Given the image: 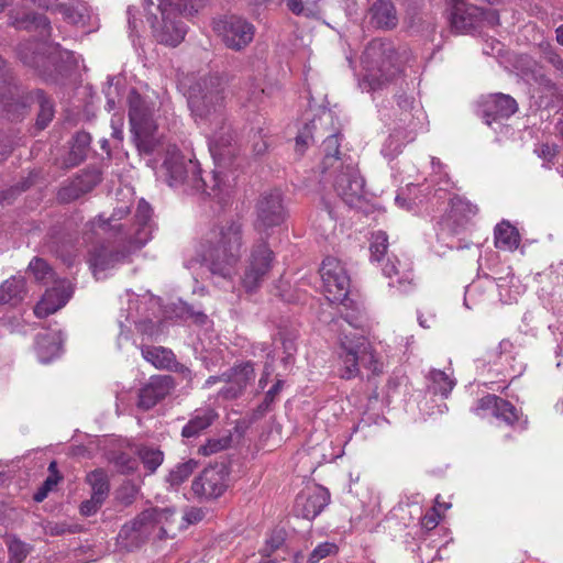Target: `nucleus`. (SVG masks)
<instances>
[{
	"mask_svg": "<svg viewBox=\"0 0 563 563\" xmlns=\"http://www.w3.org/2000/svg\"><path fill=\"white\" fill-rule=\"evenodd\" d=\"M243 224L238 218L213 223L202 235L198 253L212 275L230 279L242 255Z\"/></svg>",
	"mask_w": 563,
	"mask_h": 563,
	"instance_id": "1",
	"label": "nucleus"
},
{
	"mask_svg": "<svg viewBox=\"0 0 563 563\" xmlns=\"http://www.w3.org/2000/svg\"><path fill=\"white\" fill-rule=\"evenodd\" d=\"M152 208L145 200L137 205L139 227L133 238L125 241H112L93 245L88 252V264L93 275L114 268L117 265L129 261L130 256L142 249L152 238L153 224L151 222Z\"/></svg>",
	"mask_w": 563,
	"mask_h": 563,
	"instance_id": "2",
	"label": "nucleus"
},
{
	"mask_svg": "<svg viewBox=\"0 0 563 563\" xmlns=\"http://www.w3.org/2000/svg\"><path fill=\"white\" fill-rule=\"evenodd\" d=\"M186 96L197 124L224 128L228 117L227 85L220 75L206 74L196 78L189 85Z\"/></svg>",
	"mask_w": 563,
	"mask_h": 563,
	"instance_id": "3",
	"label": "nucleus"
},
{
	"mask_svg": "<svg viewBox=\"0 0 563 563\" xmlns=\"http://www.w3.org/2000/svg\"><path fill=\"white\" fill-rule=\"evenodd\" d=\"M410 53L397 49L395 44L383 38L371 41L362 56L364 79L373 90L393 81L409 62Z\"/></svg>",
	"mask_w": 563,
	"mask_h": 563,
	"instance_id": "4",
	"label": "nucleus"
},
{
	"mask_svg": "<svg viewBox=\"0 0 563 563\" xmlns=\"http://www.w3.org/2000/svg\"><path fill=\"white\" fill-rule=\"evenodd\" d=\"M157 9L161 20L156 15L150 16L155 38L165 45L177 46L187 33V26L181 16H191L203 7L205 0H158Z\"/></svg>",
	"mask_w": 563,
	"mask_h": 563,
	"instance_id": "5",
	"label": "nucleus"
},
{
	"mask_svg": "<svg viewBox=\"0 0 563 563\" xmlns=\"http://www.w3.org/2000/svg\"><path fill=\"white\" fill-rule=\"evenodd\" d=\"M339 373L343 379H352L361 375V367L372 375L383 373V362L368 340L356 333H342L339 336Z\"/></svg>",
	"mask_w": 563,
	"mask_h": 563,
	"instance_id": "6",
	"label": "nucleus"
},
{
	"mask_svg": "<svg viewBox=\"0 0 563 563\" xmlns=\"http://www.w3.org/2000/svg\"><path fill=\"white\" fill-rule=\"evenodd\" d=\"M163 168L167 177L168 185L174 187L187 184L198 191L211 195L221 187V173L213 172L210 184L200 175L198 164L191 159L186 161L176 146L167 150Z\"/></svg>",
	"mask_w": 563,
	"mask_h": 563,
	"instance_id": "7",
	"label": "nucleus"
},
{
	"mask_svg": "<svg viewBox=\"0 0 563 563\" xmlns=\"http://www.w3.org/2000/svg\"><path fill=\"white\" fill-rule=\"evenodd\" d=\"M129 119L134 141L141 152H154L153 136L157 129L154 118V107L150 104L135 90L131 89L128 96Z\"/></svg>",
	"mask_w": 563,
	"mask_h": 563,
	"instance_id": "8",
	"label": "nucleus"
},
{
	"mask_svg": "<svg viewBox=\"0 0 563 563\" xmlns=\"http://www.w3.org/2000/svg\"><path fill=\"white\" fill-rule=\"evenodd\" d=\"M325 181H331L336 195L349 207H357L365 197V180L361 176L357 164L347 162L343 168L332 174L322 175Z\"/></svg>",
	"mask_w": 563,
	"mask_h": 563,
	"instance_id": "9",
	"label": "nucleus"
},
{
	"mask_svg": "<svg viewBox=\"0 0 563 563\" xmlns=\"http://www.w3.org/2000/svg\"><path fill=\"white\" fill-rule=\"evenodd\" d=\"M19 56L23 64L38 70L43 76H51L49 65L59 71V62L68 60L73 57L71 52L63 49L58 43L43 42L36 44H21L19 46Z\"/></svg>",
	"mask_w": 563,
	"mask_h": 563,
	"instance_id": "10",
	"label": "nucleus"
},
{
	"mask_svg": "<svg viewBox=\"0 0 563 563\" xmlns=\"http://www.w3.org/2000/svg\"><path fill=\"white\" fill-rule=\"evenodd\" d=\"M325 298L332 303H340L347 307L352 300L347 297L350 292V276L340 260L325 257L320 268Z\"/></svg>",
	"mask_w": 563,
	"mask_h": 563,
	"instance_id": "11",
	"label": "nucleus"
},
{
	"mask_svg": "<svg viewBox=\"0 0 563 563\" xmlns=\"http://www.w3.org/2000/svg\"><path fill=\"white\" fill-rule=\"evenodd\" d=\"M274 258V253L266 242L261 241L252 246L242 277V286L247 292L261 287L273 267Z\"/></svg>",
	"mask_w": 563,
	"mask_h": 563,
	"instance_id": "12",
	"label": "nucleus"
},
{
	"mask_svg": "<svg viewBox=\"0 0 563 563\" xmlns=\"http://www.w3.org/2000/svg\"><path fill=\"white\" fill-rule=\"evenodd\" d=\"M254 229L268 235V230L279 227L286 219V209L279 190L264 192L255 206Z\"/></svg>",
	"mask_w": 563,
	"mask_h": 563,
	"instance_id": "13",
	"label": "nucleus"
},
{
	"mask_svg": "<svg viewBox=\"0 0 563 563\" xmlns=\"http://www.w3.org/2000/svg\"><path fill=\"white\" fill-rule=\"evenodd\" d=\"M214 31L221 37L224 45L240 52L249 46L255 36V26L242 16H225L217 22Z\"/></svg>",
	"mask_w": 563,
	"mask_h": 563,
	"instance_id": "14",
	"label": "nucleus"
},
{
	"mask_svg": "<svg viewBox=\"0 0 563 563\" xmlns=\"http://www.w3.org/2000/svg\"><path fill=\"white\" fill-rule=\"evenodd\" d=\"M229 470L223 463H217L206 467L198 477L192 481V493L206 500L217 499L228 488Z\"/></svg>",
	"mask_w": 563,
	"mask_h": 563,
	"instance_id": "15",
	"label": "nucleus"
},
{
	"mask_svg": "<svg viewBox=\"0 0 563 563\" xmlns=\"http://www.w3.org/2000/svg\"><path fill=\"white\" fill-rule=\"evenodd\" d=\"M130 207L122 206L113 210L110 217L104 218L102 214L90 221L91 229L99 228L104 234L114 238L118 241H125L133 238L135 229L139 227L137 211L134 221L129 218Z\"/></svg>",
	"mask_w": 563,
	"mask_h": 563,
	"instance_id": "16",
	"label": "nucleus"
},
{
	"mask_svg": "<svg viewBox=\"0 0 563 563\" xmlns=\"http://www.w3.org/2000/svg\"><path fill=\"white\" fill-rule=\"evenodd\" d=\"M207 129L210 131L209 151L214 163L219 167L230 165L238 154V145L228 120L224 123V128L212 126Z\"/></svg>",
	"mask_w": 563,
	"mask_h": 563,
	"instance_id": "17",
	"label": "nucleus"
},
{
	"mask_svg": "<svg viewBox=\"0 0 563 563\" xmlns=\"http://www.w3.org/2000/svg\"><path fill=\"white\" fill-rule=\"evenodd\" d=\"M150 518V514L144 510L131 522L123 525L117 538L119 547L133 551L154 536L156 530Z\"/></svg>",
	"mask_w": 563,
	"mask_h": 563,
	"instance_id": "18",
	"label": "nucleus"
},
{
	"mask_svg": "<svg viewBox=\"0 0 563 563\" xmlns=\"http://www.w3.org/2000/svg\"><path fill=\"white\" fill-rule=\"evenodd\" d=\"M330 125L328 124V132L323 135L324 139L320 146L322 155L320 163L321 175H331L332 170L336 172L339 168H343L347 162L353 161L350 155L341 152L342 134L334 128L330 129Z\"/></svg>",
	"mask_w": 563,
	"mask_h": 563,
	"instance_id": "19",
	"label": "nucleus"
},
{
	"mask_svg": "<svg viewBox=\"0 0 563 563\" xmlns=\"http://www.w3.org/2000/svg\"><path fill=\"white\" fill-rule=\"evenodd\" d=\"M329 503V490L323 486L314 485L307 487L297 495L294 511L298 517L312 520L323 511Z\"/></svg>",
	"mask_w": 563,
	"mask_h": 563,
	"instance_id": "20",
	"label": "nucleus"
},
{
	"mask_svg": "<svg viewBox=\"0 0 563 563\" xmlns=\"http://www.w3.org/2000/svg\"><path fill=\"white\" fill-rule=\"evenodd\" d=\"M175 379L170 375H153L139 390L136 406L141 410H150L165 399L175 388Z\"/></svg>",
	"mask_w": 563,
	"mask_h": 563,
	"instance_id": "21",
	"label": "nucleus"
},
{
	"mask_svg": "<svg viewBox=\"0 0 563 563\" xmlns=\"http://www.w3.org/2000/svg\"><path fill=\"white\" fill-rule=\"evenodd\" d=\"M255 378L254 364L251 361L236 364L224 372L225 386L219 391L224 399H235L246 389Z\"/></svg>",
	"mask_w": 563,
	"mask_h": 563,
	"instance_id": "22",
	"label": "nucleus"
},
{
	"mask_svg": "<svg viewBox=\"0 0 563 563\" xmlns=\"http://www.w3.org/2000/svg\"><path fill=\"white\" fill-rule=\"evenodd\" d=\"M472 410L481 417L492 415L497 419H501L508 426H515L519 421L516 407L510 401L493 394H487L479 398Z\"/></svg>",
	"mask_w": 563,
	"mask_h": 563,
	"instance_id": "23",
	"label": "nucleus"
},
{
	"mask_svg": "<svg viewBox=\"0 0 563 563\" xmlns=\"http://www.w3.org/2000/svg\"><path fill=\"white\" fill-rule=\"evenodd\" d=\"M517 111V101L511 96L501 92L487 96L479 106V114L487 125H492L498 120L508 119Z\"/></svg>",
	"mask_w": 563,
	"mask_h": 563,
	"instance_id": "24",
	"label": "nucleus"
},
{
	"mask_svg": "<svg viewBox=\"0 0 563 563\" xmlns=\"http://www.w3.org/2000/svg\"><path fill=\"white\" fill-rule=\"evenodd\" d=\"M100 181L101 174L98 169L84 170L59 189L58 199L62 202L74 201L91 191Z\"/></svg>",
	"mask_w": 563,
	"mask_h": 563,
	"instance_id": "25",
	"label": "nucleus"
},
{
	"mask_svg": "<svg viewBox=\"0 0 563 563\" xmlns=\"http://www.w3.org/2000/svg\"><path fill=\"white\" fill-rule=\"evenodd\" d=\"M32 99L29 92L20 93L16 88H7L0 93V110L11 121H19L29 114Z\"/></svg>",
	"mask_w": 563,
	"mask_h": 563,
	"instance_id": "26",
	"label": "nucleus"
},
{
	"mask_svg": "<svg viewBox=\"0 0 563 563\" xmlns=\"http://www.w3.org/2000/svg\"><path fill=\"white\" fill-rule=\"evenodd\" d=\"M482 15V8L468 4L467 0H454L451 25L457 32H467L481 23Z\"/></svg>",
	"mask_w": 563,
	"mask_h": 563,
	"instance_id": "27",
	"label": "nucleus"
},
{
	"mask_svg": "<svg viewBox=\"0 0 563 563\" xmlns=\"http://www.w3.org/2000/svg\"><path fill=\"white\" fill-rule=\"evenodd\" d=\"M73 295L69 285L60 284L45 291L42 299L34 308V313L38 318H46L63 308Z\"/></svg>",
	"mask_w": 563,
	"mask_h": 563,
	"instance_id": "28",
	"label": "nucleus"
},
{
	"mask_svg": "<svg viewBox=\"0 0 563 563\" xmlns=\"http://www.w3.org/2000/svg\"><path fill=\"white\" fill-rule=\"evenodd\" d=\"M384 275L390 279L389 286L400 292H407L412 285V272L406 265H401L397 256H388L383 267Z\"/></svg>",
	"mask_w": 563,
	"mask_h": 563,
	"instance_id": "29",
	"label": "nucleus"
},
{
	"mask_svg": "<svg viewBox=\"0 0 563 563\" xmlns=\"http://www.w3.org/2000/svg\"><path fill=\"white\" fill-rule=\"evenodd\" d=\"M218 418V413L211 407H202L196 409L188 422L181 429V437L191 439L199 437L207 430Z\"/></svg>",
	"mask_w": 563,
	"mask_h": 563,
	"instance_id": "30",
	"label": "nucleus"
},
{
	"mask_svg": "<svg viewBox=\"0 0 563 563\" xmlns=\"http://www.w3.org/2000/svg\"><path fill=\"white\" fill-rule=\"evenodd\" d=\"M29 99H32V106L37 107L35 129L43 131L54 119V101L42 89L29 91Z\"/></svg>",
	"mask_w": 563,
	"mask_h": 563,
	"instance_id": "31",
	"label": "nucleus"
},
{
	"mask_svg": "<svg viewBox=\"0 0 563 563\" xmlns=\"http://www.w3.org/2000/svg\"><path fill=\"white\" fill-rule=\"evenodd\" d=\"M60 332L38 333L35 340V351L42 363H48L60 353Z\"/></svg>",
	"mask_w": 563,
	"mask_h": 563,
	"instance_id": "32",
	"label": "nucleus"
},
{
	"mask_svg": "<svg viewBox=\"0 0 563 563\" xmlns=\"http://www.w3.org/2000/svg\"><path fill=\"white\" fill-rule=\"evenodd\" d=\"M143 358L152 364L155 368L168 371L175 362V353L164 346L141 345L140 347Z\"/></svg>",
	"mask_w": 563,
	"mask_h": 563,
	"instance_id": "33",
	"label": "nucleus"
},
{
	"mask_svg": "<svg viewBox=\"0 0 563 563\" xmlns=\"http://www.w3.org/2000/svg\"><path fill=\"white\" fill-rule=\"evenodd\" d=\"M332 123V114L327 113L325 115L314 119L310 123L306 124L303 130L296 137L298 151H303L308 145L309 140H313V133L317 137H323L325 132H328V124Z\"/></svg>",
	"mask_w": 563,
	"mask_h": 563,
	"instance_id": "34",
	"label": "nucleus"
},
{
	"mask_svg": "<svg viewBox=\"0 0 563 563\" xmlns=\"http://www.w3.org/2000/svg\"><path fill=\"white\" fill-rule=\"evenodd\" d=\"M495 246L504 251H514L520 244V234L509 221L503 220L494 229Z\"/></svg>",
	"mask_w": 563,
	"mask_h": 563,
	"instance_id": "35",
	"label": "nucleus"
},
{
	"mask_svg": "<svg viewBox=\"0 0 563 563\" xmlns=\"http://www.w3.org/2000/svg\"><path fill=\"white\" fill-rule=\"evenodd\" d=\"M26 294L25 279L21 276H13L0 285V302L16 305L24 299Z\"/></svg>",
	"mask_w": 563,
	"mask_h": 563,
	"instance_id": "36",
	"label": "nucleus"
},
{
	"mask_svg": "<svg viewBox=\"0 0 563 563\" xmlns=\"http://www.w3.org/2000/svg\"><path fill=\"white\" fill-rule=\"evenodd\" d=\"M373 22L382 29H391L397 23L396 11L390 0H377L371 8Z\"/></svg>",
	"mask_w": 563,
	"mask_h": 563,
	"instance_id": "37",
	"label": "nucleus"
},
{
	"mask_svg": "<svg viewBox=\"0 0 563 563\" xmlns=\"http://www.w3.org/2000/svg\"><path fill=\"white\" fill-rule=\"evenodd\" d=\"M13 24L18 29L38 32L42 41L46 40L51 34V23L48 19L40 13H27L21 18H15Z\"/></svg>",
	"mask_w": 563,
	"mask_h": 563,
	"instance_id": "38",
	"label": "nucleus"
},
{
	"mask_svg": "<svg viewBox=\"0 0 563 563\" xmlns=\"http://www.w3.org/2000/svg\"><path fill=\"white\" fill-rule=\"evenodd\" d=\"M135 453L148 474H154L165 459L164 452L154 444H139Z\"/></svg>",
	"mask_w": 563,
	"mask_h": 563,
	"instance_id": "39",
	"label": "nucleus"
},
{
	"mask_svg": "<svg viewBox=\"0 0 563 563\" xmlns=\"http://www.w3.org/2000/svg\"><path fill=\"white\" fill-rule=\"evenodd\" d=\"M86 483L91 488V496L104 501L110 493V482L107 472L102 468H96L86 476Z\"/></svg>",
	"mask_w": 563,
	"mask_h": 563,
	"instance_id": "40",
	"label": "nucleus"
},
{
	"mask_svg": "<svg viewBox=\"0 0 563 563\" xmlns=\"http://www.w3.org/2000/svg\"><path fill=\"white\" fill-rule=\"evenodd\" d=\"M197 467L198 462L194 459L178 463L168 472L165 477V482L170 488L177 489L190 477Z\"/></svg>",
	"mask_w": 563,
	"mask_h": 563,
	"instance_id": "41",
	"label": "nucleus"
},
{
	"mask_svg": "<svg viewBox=\"0 0 563 563\" xmlns=\"http://www.w3.org/2000/svg\"><path fill=\"white\" fill-rule=\"evenodd\" d=\"M146 511L156 530L155 536L161 540L167 538V526L173 521L175 511L172 508H150Z\"/></svg>",
	"mask_w": 563,
	"mask_h": 563,
	"instance_id": "42",
	"label": "nucleus"
},
{
	"mask_svg": "<svg viewBox=\"0 0 563 563\" xmlns=\"http://www.w3.org/2000/svg\"><path fill=\"white\" fill-rule=\"evenodd\" d=\"M429 389L433 394H440L443 397H448L455 385V382L445 372L440 369H432L429 374Z\"/></svg>",
	"mask_w": 563,
	"mask_h": 563,
	"instance_id": "43",
	"label": "nucleus"
},
{
	"mask_svg": "<svg viewBox=\"0 0 563 563\" xmlns=\"http://www.w3.org/2000/svg\"><path fill=\"white\" fill-rule=\"evenodd\" d=\"M265 91L254 78H249L242 88L240 99L244 106L257 107L264 100Z\"/></svg>",
	"mask_w": 563,
	"mask_h": 563,
	"instance_id": "44",
	"label": "nucleus"
},
{
	"mask_svg": "<svg viewBox=\"0 0 563 563\" xmlns=\"http://www.w3.org/2000/svg\"><path fill=\"white\" fill-rule=\"evenodd\" d=\"M413 135H404L401 130H395L386 139L382 153L387 157H394L402 151L406 143L413 141Z\"/></svg>",
	"mask_w": 563,
	"mask_h": 563,
	"instance_id": "45",
	"label": "nucleus"
},
{
	"mask_svg": "<svg viewBox=\"0 0 563 563\" xmlns=\"http://www.w3.org/2000/svg\"><path fill=\"white\" fill-rule=\"evenodd\" d=\"M388 249V235L384 231H377L372 235L371 258L380 262Z\"/></svg>",
	"mask_w": 563,
	"mask_h": 563,
	"instance_id": "46",
	"label": "nucleus"
},
{
	"mask_svg": "<svg viewBox=\"0 0 563 563\" xmlns=\"http://www.w3.org/2000/svg\"><path fill=\"white\" fill-rule=\"evenodd\" d=\"M47 9L54 10L56 13H60L64 19L73 23L80 22L84 16V14L75 8L74 3L69 1L55 0V3L51 7L47 5Z\"/></svg>",
	"mask_w": 563,
	"mask_h": 563,
	"instance_id": "47",
	"label": "nucleus"
},
{
	"mask_svg": "<svg viewBox=\"0 0 563 563\" xmlns=\"http://www.w3.org/2000/svg\"><path fill=\"white\" fill-rule=\"evenodd\" d=\"M29 269L38 282L46 284L54 278L53 269L43 258L34 257L29 264Z\"/></svg>",
	"mask_w": 563,
	"mask_h": 563,
	"instance_id": "48",
	"label": "nucleus"
},
{
	"mask_svg": "<svg viewBox=\"0 0 563 563\" xmlns=\"http://www.w3.org/2000/svg\"><path fill=\"white\" fill-rule=\"evenodd\" d=\"M8 549L10 555L8 563H22L31 551L30 544L16 538L10 540Z\"/></svg>",
	"mask_w": 563,
	"mask_h": 563,
	"instance_id": "49",
	"label": "nucleus"
},
{
	"mask_svg": "<svg viewBox=\"0 0 563 563\" xmlns=\"http://www.w3.org/2000/svg\"><path fill=\"white\" fill-rule=\"evenodd\" d=\"M533 153L543 161L542 166L549 169L559 154V146L555 143H539Z\"/></svg>",
	"mask_w": 563,
	"mask_h": 563,
	"instance_id": "50",
	"label": "nucleus"
},
{
	"mask_svg": "<svg viewBox=\"0 0 563 563\" xmlns=\"http://www.w3.org/2000/svg\"><path fill=\"white\" fill-rule=\"evenodd\" d=\"M139 494L140 487L132 481H125L118 492V498L123 506H130L135 501Z\"/></svg>",
	"mask_w": 563,
	"mask_h": 563,
	"instance_id": "51",
	"label": "nucleus"
},
{
	"mask_svg": "<svg viewBox=\"0 0 563 563\" xmlns=\"http://www.w3.org/2000/svg\"><path fill=\"white\" fill-rule=\"evenodd\" d=\"M338 547L331 542H324L314 548L307 563H319L322 559L336 554Z\"/></svg>",
	"mask_w": 563,
	"mask_h": 563,
	"instance_id": "52",
	"label": "nucleus"
},
{
	"mask_svg": "<svg viewBox=\"0 0 563 563\" xmlns=\"http://www.w3.org/2000/svg\"><path fill=\"white\" fill-rule=\"evenodd\" d=\"M341 317L344 321H346L351 327L357 329L362 323V310L358 305L352 302H347V307H344V311H341Z\"/></svg>",
	"mask_w": 563,
	"mask_h": 563,
	"instance_id": "53",
	"label": "nucleus"
},
{
	"mask_svg": "<svg viewBox=\"0 0 563 563\" xmlns=\"http://www.w3.org/2000/svg\"><path fill=\"white\" fill-rule=\"evenodd\" d=\"M91 142V136L86 131H79L74 136V145L71 148V154L78 156V161L84 159L85 151L89 146Z\"/></svg>",
	"mask_w": 563,
	"mask_h": 563,
	"instance_id": "54",
	"label": "nucleus"
},
{
	"mask_svg": "<svg viewBox=\"0 0 563 563\" xmlns=\"http://www.w3.org/2000/svg\"><path fill=\"white\" fill-rule=\"evenodd\" d=\"M284 386V382L278 379L265 394V397L261 405L258 406V410L264 412L271 409V406L275 402L277 396L282 391Z\"/></svg>",
	"mask_w": 563,
	"mask_h": 563,
	"instance_id": "55",
	"label": "nucleus"
},
{
	"mask_svg": "<svg viewBox=\"0 0 563 563\" xmlns=\"http://www.w3.org/2000/svg\"><path fill=\"white\" fill-rule=\"evenodd\" d=\"M228 440L225 439H209L205 444L198 448V453L203 456H209L225 449Z\"/></svg>",
	"mask_w": 563,
	"mask_h": 563,
	"instance_id": "56",
	"label": "nucleus"
},
{
	"mask_svg": "<svg viewBox=\"0 0 563 563\" xmlns=\"http://www.w3.org/2000/svg\"><path fill=\"white\" fill-rule=\"evenodd\" d=\"M58 483L59 478L56 477L55 475L47 476L43 484L34 493L33 499L36 503H42L47 497L48 493L52 492L57 486Z\"/></svg>",
	"mask_w": 563,
	"mask_h": 563,
	"instance_id": "57",
	"label": "nucleus"
},
{
	"mask_svg": "<svg viewBox=\"0 0 563 563\" xmlns=\"http://www.w3.org/2000/svg\"><path fill=\"white\" fill-rule=\"evenodd\" d=\"M543 59L551 64L556 70L563 71V58L550 45L543 48Z\"/></svg>",
	"mask_w": 563,
	"mask_h": 563,
	"instance_id": "58",
	"label": "nucleus"
},
{
	"mask_svg": "<svg viewBox=\"0 0 563 563\" xmlns=\"http://www.w3.org/2000/svg\"><path fill=\"white\" fill-rule=\"evenodd\" d=\"M103 503L104 501L99 500V498L91 496L90 499L80 504V514L86 517L92 516L99 510Z\"/></svg>",
	"mask_w": 563,
	"mask_h": 563,
	"instance_id": "59",
	"label": "nucleus"
},
{
	"mask_svg": "<svg viewBox=\"0 0 563 563\" xmlns=\"http://www.w3.org/2000/svg\"><path fill=\"white\" fill-rule=\"evenodd\" d=\"M15 145L13 136L0 133V163L8 158Z\"/></svg>",
	"mask_w": 563,
	"mask_h": 563,
	"instance_id": "60",
	"label": "nucleus"
},
{
	"mask_svg": "<svg viewBox=\"0 0 563 563\" xmlns=\"http://www.w3.org/2000/svg\"><path fill=\"white\" fill-rule=\"evenodd\" d=\"M168 371L179 374L187 382L192 380L194 375H192L191 369L188 366L177 362L176 358H175L173 366Z\"/></svg>",
	"mask_w": 563,
	"mask_h": 563,
	"instance_id": "61",
	"label": "nucleus"
},
{
	"mask_svg": "<svg viewBox=\"0 0 563 563\" xmlns=\"http://www.w3.org/2000/svg\"><path fill=\"white\" fill-rule=\"evenodd\" d=\"M287 8L295 14H303L307 16L306 5L302 0H284Z\"/></svg>",
	"mask_w": 563,
	"mask_h": 563,
	"instance_id": "62",
	"label": "nucleus"
},
{
	"mask_svg": "<svg viewBox=\"0 0 563 563\" xmlns=\"http://www.w3.org/2000/svg\"><path fill=\"white\" fill-rule=\"evenodd\" d=\"M481 22H486L490 26H495L499 24V14L496 10H484Z\"/></svg>",
	"mask_w": 563,
	"mask_h": 563,
	"instance_id": "63",
	"label": "nucleus"
},
{
	"mask_svg": "<svg viewBox=\"0 0 563 563\" xmlns=\"http://www.w3.org/2000/svg\"><path fill=\"white\" fill-rule=\"evenodd\" d=\"M118 463H122L123 472L130 473L135 470V461L125 453H122L118 460Z\"/></svg>",
	"mask_w": 563,
	"mask_h": 563,
	"instance_id": "64",
	"label": "nucleus"
}]
</instances>
